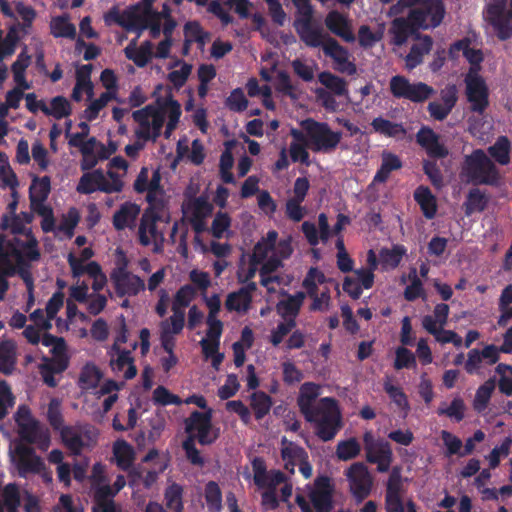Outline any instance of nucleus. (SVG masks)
<instances>
[{
  "label": "nucleus",
  "mask_w": 512,
  "mask_h": 512,
  "mask_svg": "<svg viewBox=\"0 0 512 512\" xmlns=\"http://www.w3.org/2000/svg\"><path fill=\"white\" fill-rule=\"evenodd\" d=\"M2 497L7 511H14L19 508L21 504L20 492L15 483H9L4 487Z\"/></svg>",
  "instance_id": "bf43d9fd"
},
{
  "label": "nucleus",
  "mask_w": 512,
  "mask_h": 512,
  "mask_svg": "<svg viewBox=\"0 0 512 512\" xmlns=\"http://www.w3.org/2000/svg\"><path fill=\"white\" fill-rule=\"evenodd\" d=\"M405 488L401 469L393 467L386 482L384 508L385 512H417V505L411 499L403 498Z\"/></svg>",
  "instance_id": "0eeeda50"
},
{
  "label": "nucleus",
  "mask_w": 512,
  "mask_h": 512,
  "mask_svg": "<svg viewBox=\"0 0 512 512\" xmlns=\"http://www.w3.org/2000/svg\"><path fill=\"white\" fill-rule=\"evenodd\" d=\"M50 33L55 38L75 39L76 27L70 22V16L63 14L55 16L50 22Z\"/></svg>",
  "instance_id": "473e14b6"
},
{
  "label": "nucleus",
  "mask_w": 512,
  "mask_h": 512,
  "mask_svg": "<svg viewBox=\"0 0 512 512\" xmlns=\"http://www.w3.org/2000/svg\"><path fill=\"white\" fill-rule=\"evenodd\" d=\"M414 199L427 219L435 217L437 212L436 199L428 187L419 186L414 192Z\"/></svg>",
  "instance_id": "72a5a7b5"
},
{
  "label": "nucleus",
  "mask_w": 512,
  "mask_h": 512,
  "mask_svg": "<svg viewBox=\"0 0 512 512\" xmlns=\"http://www.w3.org/2000/svg\"><path fill=\"white\" fill-rule=\"evenodd\" d=\"M389 90L394 98L409 100L413 103H423L435 93L432 86L420 81L411 83L402 75L391 77Z\"/></svg>",
  "instance_id": "6e6552de"
},
{
  "label": "nucleus",
  "mask_w": 512,
  "mask_h": 512,
  "mask_svg": "<svg viewBox=\"0 0 512 512\" xmlns=\"http://www.w3.org/2000/svg\"><path fill=\"white\" fill-rule=\"evenodd\" d=\"M309 497L317 512H331L333 509V488L330 479L326 476L318 477Z\"/></svg>",
  "instance_id": "a211bd4d"
},
{
  "label": "nucleus",
  "mask_w": 512,
  "mask_h": 512,
  "mask_svg": "<svg viewBox=\"0 0 512 512\" xmlns=\"http://www.w3.org/2000/svg\"><path fill=\"white\" fill-rule=\"evenodd\" d=\"M19 436L28 444L48 443V434L41 429L35 420L18 421Z\"/></svg>",
  "instance_id": "393cba45"
},
{
  "label": "nucleus",
  "mask_w": 512,
  "mask_h": 512,
  "mask_svg": "<svg viewBox=\"0 0 512 512\" xmlns=\"http://www.w3.org/2000/svg\"><path fill=\"white\" fill-rule=\"evenodd\" d=\"M102 378V373L94 364H86L79 375V386L83 390L94 389L98 386Z\"/></svg>",
  "instance_id": "c03bdc74"
},
{
  "label": "nucleus",
  "mask_w": 512,
  "mask_h": 512,
  "mask_svg": "<svg viewBox=\"0 0 512 512\" xmlns=\"http://www.w3.org/2000/svg\"><path fill=\"white\" fill-rule=\"evenodd\" d=\"M401 168L402 161L397 155L391 152H384L380 168L373 178V183H385L389 179L391 172Z\"/></svg>",
  "instance_id": "2f4dec72"
},
{
  "label": "nucleus",
  "mask_w": 512,
  "mask_h": 512,
  "mask_svg": "<svg viewBox=\"0 0 512 512\" xmlns=\"http://www.w3.org/2000/svg\"><path fill=\"white\" fill-rule=\"evenodd\" d=\"M361 451L360 443L356 438L340 441L336 447V456L339 460L348 461L356 458Z\"/></svg>",
  "instance_id": "de8ad7c7"
},
{
  "label": "nucleus",
  "mask_w": 512,
  "mask_h": 512,
  "mask_svg": "<svg viewBox=\"0 0 512 512\" xmlns=\"http://www.w3.org/2000/svg\"><path fill=\"white\" fill-rule=\"evenodd\" d=\"M113 455L121 470L127 471L132 467L135 453L133 447L125 440H117L114 443Z\"/></svg>",
  "instance_id": "f704fd0d"
},
{
  "label": "nucleus",
  "mask_w": 512,
  "mask_h": 512,
  "mask_svg": "<svg viewBox=\"0 0 512 512\" xmlns=\"http://www.w3.org/2000/svg\"><path fill=\"white\" fill-rule=\"evenodd\" d=\"M506 5L507 0H493L486 10V19L501 41L512 37V0L509 1V10H506Z\"/></svg>",
  "instance_id": "9b49d317"
},
{
  "label": "nucleus",
  "mask_w": 512,
  "mask_h": 512,
  "mask_svg": "<svg viewBox=\"0 0 512 512\" xmlns=\"http://www.w3.org/2000/svg\"><path fill=\"white\" fill-rule=\"evenodd\" d=\"M389 34L391 43L395 46H402L412 36L420 37L419 28L414 25V21L409 18L408 13L406 17H396L392 20Z\"/></svg>",
  "instance_id": "6ab92c4d"
},
{
  "label": "nucleus",
  "mask_w": 512,
  "mask_h": 512,
  "mask_svg": "<svg viewBox=\"0 0 512 512\" xmlns=\"http://www.w3.org/2000/svg\"><path fill=\"white\" fill-rule=\"evenodd\" d=\"M113 350L117 353V358L111 361V367L115 372H121L127 366V369L124 373V378L126 380H130L134 378L137 374V368L134 364V359L131 356V351L126 349H121L116 344H113Z\"/></svg>",
  "instance_id": "cd10ccee"
},
{
  "label": "nucleus",
  "mask_w": 512,
  "mask_h": 512,
  "mask_svg": "<svg viewBox=\"0 0 512 512\" xmlns=\"http://www.w3.org/2000/svg\"><path fill=\"white\" fill-rule=\"evenodd\" d=\"M137 19L136 5L132 6L128 10H125L122 14H120L116 7H113L104 15V21L107 25L116 23L119 26L125 28L127 31H132Z\"/></svg>",
  "instance_id": "7c9ffc66"
},
{
  "label": "nucleus",
  "mask_w": 512,
  "mask_h": 512,
  "mask_svg": "<svg viewBox=\"0 0 512 512\" xmlns=\"http://www.w3.org/2000/svg\"><path fill=\"white\" fill-rule=\"evenodd\" d=\"M318 81L327 91L335 96L349 98L348 85L345 79L329 72L323 71L318 75Z\"/></svg>",
  "instance_id": "c85d7f7f"
},
{
  "label": "nucleus",
  "mask_w": 512,
  "mask_h": 512,
  "mask_svg": "<svg viewBox=\"0 0 512 512\" xmlns=\"http://www.w3.org/2000/svg\"><path fill=\"white\" fill-rule=\"evenodd\" d=\"M161 221V214L155 207H147L140 218L138 227V240L142 246L154 243V251H160L164 242L163 232L157 229V222Z\"/></svg>",
  "instance_id": "ddd939ff"
},
{
  "label": "nucleus",
  "mask_w": 512,
  "mask_h": 512,
  "mask_svg": "<svg viewBox=\"0 0 512 512\" xmlns=\"http://www.w3.org/2000/svg\"><path fill=\"white\" fill-rule=\"evenodd\" d=\"M308 139V146L313 152L331 153L341 142L342 132L333 131L328 123L307 118L300 122Z\"/></svg>",
  "instance_id": "20e7f679"
},
{
  "label": "nucleus",
  "mask_w": 512,
  "mask_h": 512,
  "mask_svg": "<svg viewBox=\"0 0 512 512\" xmlns=\"http://www.w3.org/2000/svg\"><path fill=\"white\" fill-rule=\"evenodd\" d=\"M43 113L60 120L71 115L72 107L64 96H56L51 99L50 107L43 105Z\"/></svg>",
  "instance_id": "79ce46f5"
},
{
  "label": "nucleus",
  "mask_w": 512,
  "mask_h": 512,
  "mask_svg": "<svg viewBox=\"0 0 512 512\" xmlns=\"http://www.w3.org/2000/svg\"><path fill=\"white\" fill-rule=\"evenodd\" d=\"M440 436L446 448L445 455L447 457L453 455L461 457V448L463 446L461 439L447 430H442Z\"/></svg>",
  "instance_id": "680f3d73"
},
{
  "label": "nucleus",
  "mask_w": 512,
  "mask_h": 512,
  "mask_svg": "<svg viewBox=\"0 0 512 512\" xmlns=\"http://www.w3.org/2000/svg\"><path fill=\"white\" fill-rule=\"evenodd\" d=\"M51 191V179L49 176L34 177L29 188V200L31 209L46 206Z\"/></svg>",
  "instance_id": "5701e85b"
},
{
  "label": "nucleus",
  "mask_w": 512,
  "mask_h": 512,
  "mask_svg": "<svg viewBox=\"0 0 512 512\" xmlns=\"http://www.w3.org/2000/svg\"><path fill=\"white\" fill-rule=\"evenodd\" d=\"M296 8L294 28L300 40L308 47L317 48L322 44L323 30L312 25L314 8L311 0H291Z\"/></svg>",
  "instance_id": "423d86ee"
},
{
  "label": "nucleus",
  "mask_w": 512,
  "mask_h": 512,
  "mask_svg": "<svg viewBox=\"0 0 512 512\" xmlns=\"http://www.w3.org/2000/svg\"><path fill=\"white\" fill-rule=\"evenodd\" d=\"M226 106L234 112H243L247 109L248 100L241 88L234 89L227 97Z\"/></svg>",
  "instance_id": "774afa93"
},
{
  "label": "nucleus",
  "mask_w": 512,
  "mask_h": 512,
  "mask_svg": "<svg viewBox=\"0 0 512 512\" xmlns=\"http://www.w3.org/2000/svg\"><path fill=\"white\" fill-rule=\"evenodd\" d=\"M152 400L155 405L168 406V405H181L182 399L171 393L166 387L158 386L153 391Z\"/></svg>",
  "instance_id": "6e6d98bb"
},
{
  "label": "nucleus",
  "mask_w": 512,
  "mask_h": 512,
  "mask_svg": "<svg viewBox=\"0 0 512 512\" xmlns=\"http://www.w3.org/2000/svg\"><path fill=\"white\" fill-rule=\"evenodd\" d=\"M511 142L507 136H500L496 142L488 147L489 155L500 165L510 163Z\"/></svg>",
  "instance_id": "a19ab883"
},
{
  "label": "nucleus",
  "mask_w": 512,
  "mask_h": 512,
  "mask_svg": "<svg viewBox=\"0 0 512 512\" xmlns=\"http://www.w3.org/2000/svg\"><path fill=\"white\" fill-rule=\"evenodd\" d=\"M196 436L188 435L182 443V448L185 452L187 460L195 466L203 467L205 464L204 458L201 456L200 451L195 445Z\"/></svg>",
  "instance_id": "5fc2aeb1"
},
{
  "label": "nucleus",
  "mask_w": 512,
  "mask_h": 512,
  "mask_svg": "<svg viewBox=\"0 0 512 512\" xmlns=\"http://www.w3.org/2000/svg\"><path fill=\"white\" fill-rule=\"evenodd\" d=\"M312 414V420L306 421L314 424L317 437L324 442L334 439L343 426L339 402L333 397H322Z\"/></svg>",
  "instance_id": "7ed1b4c3"
},
{
  "label": "nucleus",
  "mask_w": 512,
  "mask_h": 512,
  "mask_svg": "<svg viewBox=\"0 0 512 512\" xmlns=\"http://www.w3.org/2000/svg\"><path fill=\"white\" fill-rule=\"evenodd\" d=\"M140 5H136V17L132 31H137L138 36L145 29H149L152 38L159 37L161 33V16L156 11L140 12Z\"/></svg>",
  "instance_id": "412c9836"
},
{
  "label": "nucleus",
  "mask_w": 512,
  "mask_h": 512,
  "mask_svg": "<svg viewBox=\"0 0 512 512\" xmlns=\"http://www.w3.org/2000/svg\"><path fill=\"white\" fill-rule=\"evenodd\" d=\"M460 178L467 184L499 186L501 175L496 164L483 149H474L465 155L460 167Z\"/></svg>",
  "instance_id": "f257e3e1"
},
{
  "label": "nucleus",
  "mask_w": 512,
  "mask_h": 512,
  "mask_svg": "<svg viewBox=\"0 0 512 512\" xmlns=\"http://www.w3.org/2000/svg\"><path fill=\"white\" fill-rule=\"evenodd\" d=\"M384 390L392 402L395 403L401 410H403L405 413L409 411V402L402 388L395 386L390 382H385Z\"/></svg>",
  "instance_id": "4d7b16f0"
},
{
  "label": "nucleus",
  "mask_w": 512,
  "mask_h": 512,
  "mask_svg": "<svg viewBox=\"0 0 512 512\" xmlns=\"http://www.w3.org/2000/svg\"><path fill=\"white\" fill-rule=\"evenodd\" d=\"M320 395V386L314 382H305L301 385L297 397L299 411L305 420H312V411L316 409L315 401Z\"/></svg>",
  "instance_id": "aec40b11"
},
{
  "label": "nucleus",
  "mask_w": 512,
  "mask_h": 512,
  "mask_svg": "<svg viewBox=\"0 0 512 512\" xmlns=\"http://www.w3.org/2000/svg\"><path fill=\"white\" fill-rule=\"evenodd\" d=\"M99 175V169L94 170L92 172L84 173L77 185V192L81 194H91L98 190V178Z\"/></svg>",
  "instance_id": "0e129e2a"
},
{
  "label": "nucleus",
  "mask_w": 512,
  "mask_h": 512,
  "mask_svg": "<svg viewBox=\"0 0 512 512\" xmlns=\"http://www.w3.org/2000/svg\"><path fill=\"white\" fill-rule=\"evenodd\" d=\"M140 211V206L136 203L125 202L121 204L113 215L112 223L114 228L117 231L133 228Z\"/></svg>",
  "instance_id": "4be33fe9"
},
{
  "label": "nucleus",
  "mask_w": 512,
  "mask_h": 512,
  "mask_svg": "<svg viewBox=\"0 0 512 512\" xmlns=\"http://www.w3.org/2000/svg\"><path fill=\"white\" fill-rule=\"evenodd\" d=\"M409 279L411 283L404 290V298L407 301H415L416 299L424 296L423 283L417 275L416 268H412L410 270Z\"/></svg>",
  "instance_id": "864d4df0"
},
{
  "label": "nucleus",
  "mask_w": 512,
  "mask_h": 512,
  "mask_svg": "<svg viewBox=\"0 0 512 512\" xmlns=\"http://www.w3.org/2000/svg\"><path fill=\"white\" fill-rule=\"evenodd\" d=\"M182 496L183 488L179 484L173 483L168 486L164 494L167 508L172 512H183Z\"/></svg>",
  "instance_id": "09e8293b"
},
{
  "label": "nucleus",
  "mask_w": 512,
  "mask_h": 512,
  "mask_svg": "<svg viewBox=\"0 0 512 512\" xmlns=\"http://www.w3.org/2000/svg\"><path fill=\"white\" fill-rule=\"evenodd\" d=\"M466 406L464 400L460 397H455L448 407H444V404L437 409L439 416H447L456 422H460L465 417Z\"/></svg>",
  "instance_id": "8fccbe9b"
},
{
  "label": "nucleus",
  "mask_w": 512,
  "mask_h": 512,
  "mask_svg": "<svg viewBox=\"0 0 512 512\" xmlns=\"http://www.w3.org/2000/svg\"><path fill=\"white\" fill-rule=\"evenodd\" d=\"M327 282L325 274L317 267H311L303 282L302 286L305 288L308 295H314L315 291H318V284H324Z\"/></svg>",
  "instance_id": "603ef678"
},
{
  "label": "nucleus",
  "mask_w": 512,
  "mask_h": 512,
  "mask_svg": "<svg viewBox=\"0 0 512 512\" xmlns=\"http://www.w3.org/2000/svg\"><path fill=\"white\" fill-rule=\"evenodd\" d=\"M127 59L132 60L136 66L145 67L152 59V43L143 42L139 48L136 47V39L132 40L124 49Z\"/></svg>",
  "instance_id": "a878e982"
},
{
  "label": "nucleus",
  "mask_w": 512,
  "mask_h": 512,
  "mask_svg": "<svg viewBox=\"0 0 512 512\" xmlns=\"http://www.w3.org/2000/svg\"><path fill=\"white\" fill-rule=\"evenodd\" d=\"M205 501L209 512H220L222 509V492L215 481H209L205 485Z\"/></svg>",
  "instance_id": "49530a36"
},
{
  "label": "nucleus",
  "mask_w": 512,
  "mask_h": 512,
  "mask_svg": "<svg viewBox=\"0 0 512 512\" xmlns=\"http://www.w3.org/2000/svg\"><path fill=\"white\" fill-rule=\"evenodd\" d=\"M371 126L373 130L386 137H404L406 129L401 123H394L383 117H376L372 120Z\"/></svg>",
  "instance_id": "4c0bfd02"
},
{
  "label": "nucleus",
  "mask_w": 512,
  "mask_h": 512,
  "mask_svg": "<svg viewBox=\"0 0 512 512\" xmlns=\"http://www.w3.org/2000/svg\"><path fill=\"white\" fill-rule=\"evenodd\" d=\"M325 25L333 34L345 41L354 40L347 19L340 12L336 10L330 11L325 18Z\"/></svg>",
  "instance_id": "bb28decb"
},
{
  "label": "nucleus",
  "mask_w": 512,
  "mask_h": 512,
  "mask_svg": "<svg viewBox=\"0 0 512 512\" xmlns=\"http://www.w3.org/2000/svg\"><path fill=\"white\" fill-rule=\"evenodd\" d=\"M496 381L495 378H489L482 385L478 387L473 400V408L478 413H482L486 410L491 396L495 390Z\"/></svg>",
  "instance_id": "ea45409f"
},
{
  "label": "nucleus",
  "mask_w": 512,
  "mask_h": 512,
  "mask_svg": "<svg viewBox=\"0 0 512 512\" xmlns=\"http://www.w3.org/2000/svg\"><path fill=\"white\" fill-rule=\"evenodd\" d=\"M196 295V289L191 284L180 287L174 296L172 307L182 309L189 306Z\"/></svg>",
  "instance_id": "69168bd1"
},
{
  "label": "nucleus",
  "mask_w": 512,
  "mask_h": 512,
  "mask_svg": "<svg viewBox=\"0 0 512 512\" xmlns=\"http://www.w3.org/2000/svg\"><path fill=\"white\" fill-rule=\"evenodd\" d=\"M185 38L204 45L209 34L203 30L198 21H189L184 25Z\"/></svg>",
  "instance_id": "052dcab7"
},
{
  "label": "nucleus",
  "mask_w": 512,
  "mask_h": 512,
  "mask_svg": "<svg viewBox=\"0 0 512 512\" xmlns=\"http://www.w3.org/2000/svg\"><path fill=\"white\" fill-rule=\"evenodd\" d=\"M17 454V470L20 477H27L28 474H38L44 468L45 464L34 449L24 444H18L15 448Z\"/></svg>",
  "instance_id": "f3484780"
},
{
  "label": "nucleus",
  "mask_w": 512,
  "mask_h": 512,
  "mask_svg": "<svg viewBox=\"0 0 512 512\" xmlns=\"http://www.w3.org/2000/svg\"><path fill=\"white\" fill-rule=\"evenodd\" d=\"M257 285L255 282L248 281L246 285L239 288L237 291L231 292L228 294L225 307L226 309H237V306H233V300L235 298H242L245 302V305H251L252 303V294L256 291Z\"/></svg>",
  "instance_id": "3c124183"
},
{
  "label": "nucleus",
  "mask_w": 512,
  "mask_h": 512,
  "mask_svg": "<svg viewBox=\"0 0 512 512\" xmlns=\"http://www.w3.org/2000/svg\"><path fill=\"white\" fill-rule=\"evenodd\" d=\"M118 297L136 296L145 289V283L139 276L120 267L111 274Z\"/></svg>",
  "instance_id": "dca6fc26"
},
{
  "label": "nucleus",
  "mask_w": 512,
  "mask_h": 512,
  "mask_svg": "<svg viewBox=\"0 0 512 512\" xmlns=\"http://www.w3.org/2000/svg\"><path fill=\"white\" fill-rule=\"evenodd\" d=\"M272 405V398L263 391H256L250 395V407L258 421L269 414Z\"/></svg>",
  "instance_id": "58836bf2"
},
{
  "label": "nucleus",
  "mask_w": 512,
  "mask_h": 512,
  "mask_svg": "<svg viewBox=\"0 0 512 512\" xmlns=\"http://www.w3.org/2000/svg\"><path fill=\"white\" fill-rule=\"evenodd\" d=\"M304 299L305 293L302 291H299L294 295H288L287 299L280 300L277 303L276 311L282 318L298 316Z\"/></svg>",
  "instance_id": "e433bc0d"
},
{
  "label": "nucleus",
  "mask_w": 512,
  "mask_h": 512,
  "mask_svg": "<svg viewBox=\"0 0 512 512\" xmlns=\"http://www.w3.org/2000/svg\"><path fill=\"white\" fill-rule=\"evenodd\" d=\"M465 96L469 110L477 115H483L489 107V87L481 74L475 71L467 72L464 77Z\"/></svg>",
  "instance_id": "1a4fd4ad"
},
{
  "label": "nucleus",
  "mask_w": 512,
  "mask_h": 512,
  "mask_svg": "<svg viewBox=\"0 0 512 512\" xmlns=\"http://www.w3.org/2000/svg\"><path fill=\"white\" fill-rule=\"evenodd\" d=\"M188 435H195L200 445H211L219 437L218 429L213 430L212 410L206 412L193 411L185 420Z\"/></svg>",
  "instance_id": "f8f14e48"
},
{
  "label": "nucleus",
  "mask_w": 512,
  "mask_h": 512,
  "mask_svg": "<svg viewBox=\"0 0 512 512\" xmlns=\"http://www.w3.org/2000/svg\"><path fill=\"white\" fill-rule=\"evenodd\" d=\"M132 117L138 125L152 121V126H154L156 131L159 128H163L165 122L164 112L153 105H147L142 109L134 111Z\"/></svg>",
  "instance_id": "c756f323"
},
{
  "label": "nucleus",
  "mask_w": 512,
  "mask_h": 512,
  "mask_svg": "<svg viewBox=\"0 0 512 512\" xmlns=\"http://www.w3.org/2000/svg\"><path fill=\"white\" fill-rule=\"evenodd\" d=\"M406 253V247L401 244L393 245L392 248H382L379 252V256L383 269L397 268Z\"/></svg>",
  "instance_id": "c9c22d12"
},
{
  "label": "nucleus",
  "mask_w": 512,
  "mask_h": 512,
  "mask_svg": "<svg viewBox=\"0 0 512 512\" xmlns=\"http://www.w3.org/2000/svg\"><path fill=\"white\" fill-rule=\"evenodd\" d=\"M488 199L479 188H472L467 194L464 202V210L466 216L472 215L474 212H482L486 209Z\"/></svg>",
  "instance_id": "37998d69"
},
{
  "label": "nucleus",
  "mask_w": 512,
  "mask_h": 512,
  "mask_svg": "<svg viewBox=\"0 0 512 512\" xmlns=\"http://www.w3.org/2000/svg\"><path fill=\"white\" fill-rule=\"evenodd\" d=\"M16 364L15 346L11 341L0 343V372L9 375L13 372Z\"/></svg>",
  "instance_id": "a18cd8bd"
},
{
  "label": "nucleus",
  "mask_w": 512,
  "mask_h": 512,
  "mask_svg": "<svg viewBox=\"0 0 512 512\" xmlns=\"http://www.w3.org/2000/svg\"><path fill=\"white\" fill-rule=\"evenodd\" d=\"M320 47H322L324 54L334 61L335 70L348 75H354L357 72L356 65L349 60L348 50L340 45L336 39L323 35Z\"/></svg>",
  "instance_id": "2eb2a0df"
},
{
  "label": "nucleus",
  "mask_w": 512,
  "mask_h": 512,
  "mask_svg": "<svg viewBox=\"0 0 512 512\" xmlns=\"http://www.w3.org/2000/svg\"><path fill=\"white\" fill-rule=\"evenodd\" d=\"M231 226V217L227 212L219 211L215 214L211 225V234L214 238L220 239Z\"/></svg>",
  "instance_id": "13d9d810"
},
{
  "label": "nucleus",
  "mask_w": 512,
  "mask_h": 512,
  "mask_svg": "<svg viewBox=\"0 0 512 512\" xmlns=\"http://www.w3.org/2000/svg\"><path fill=\"white\" fill-rule=\"evenodd\" d=\"M366 460L377 465L380 473L388 472L393 462V451L389 442L376 439L372 431H366L363 435Z\"/></svg>",
  "instance_id": "9d476101"
},
{
  "label": "nucleus",
  "mask_w": 512,
  "mask_h": 512,
  "mask_svg": "<svg viewBox=\"0 0 512 512\" xmlns=\"http://www.w3.org/2000/svg\"><path fill=\"white\" fill-rule=\"evenodd\" d=\"M98 429L88 423L65 426L60 432L64 447L73 456H80L83 450H91L98 441Z\"/></svg>",
  "instance_id": "39448f33"
},
{
  "label": "nucleus",
  "mask_w": 512,
  "mask_h": 512,
  "mask_svg": "<svg viewBox=\"0 0 512 512\" xmlns=\"http://www.w3.org/2000/svg\"><path fill=\"white\" fill-rule=\"evenodd\" d=\"M345 475L349 483L350 492L357 502H362L370 495L373 478L364 463H353L347 469Z\"/></svg>",
  "instance_id": "4468645a"
},
{
  "label": "nucleus",
  "mask_w": 512,
  "mask_h": 512,
  "mask_svg": "<svg viewBox=\"0 0 512 512\" xmlns=\"http://www.w3.org/2000/svg\"><path fill=\"white\" fill-rule=\"evenodd\" d=\"M408 9L409 18L419 30L435 28L441 24L445 15L442 0H398L390 13L397 15Z\"/></svg>",
  "instance_id": "f03ea898"
},
{
  "label": "nucleus",
  "mask_w": 512,
  "mask_h": 512,
  "mask_svg": "<svg viewBox=\"0 0 512 512\" xmlns=\"http://www.w3.org/2000/svg\"><path fill=\"white\" fill-rule=\"evenodd\" d=\"M47 419L51 427L59 433L66 426L64 418L60 410V404L56 399H52L48 405Z\"/></svg>",
  "instance_id": "e2e57ef3"
},
{
  "label": "nucleus",
  "mask_w": 512,
  "mask_h": 512,
  "mask_svg": "<svg viewBox=\"0 0 512 512\" xmlns=\"http://www.w3.org/2000/svg\"><path fill=\"white\" fill-rule=\"evenodd\" d=\"M418 43L411 46L405 57L406 68L412 70L423 62L424 55L428 54L433 46L432 37L429 35L420 36Z\"/></svg>",
  "instance_id": "b1692460"
},
{
  "label": "nucleus",
  "mask_w": 512,
  "mask_h": 512,
  "mask_svg": "<svg viewBox=\"0 0 512 512\" xmlns=\"http://www.w3.org/2000/svg\"><path fill=\"white\" fill-rule=\"evenodd\" d=\"M113 95L110 92H104L100 95V97L94 101H92L89 106L85 109L84 114L85 118L88 121L95 120L99 112L107 105V103L112 99Z\"/></svg>",
  "instance_id": "338daca9"
}]
</instances>
